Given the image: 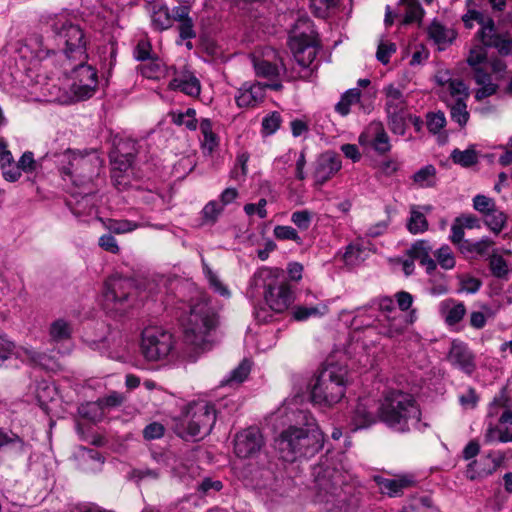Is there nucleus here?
I'll list each match as a JSON object with an SVG mask.
<instances>
[{"mask_svg": "<svg viewBox=\"0 0 512 512\" xmlns=\"http://www.w3.org/2000/svg\"><path fill=\"white\" fill-rule=\"evenodd\" d=\"M254 69L258 77H263L268 80H277L280 75V68L278 65L264 59L255 60Z\"/></svg>", "mask_w": 512, "mask_h": 512, "instance_id": "43", "label": "nucleus"}, {"mask_svg": "<svg viewBox=\"0 0 512 512\" xmlns=\"http://www.w3.org/2000/svg\"><path fill=\"white\" fill-rule=\"evenodd\" d=\"M487 461H491L493 463L492 466L489 467H481V462L472 461L468 464L465 475L468 479L474 480L476 478L485 477L493 473L496 469L497 464L490 456L486 458Z\"/></svg>", "mask_w": 512, "mask_h": 512, "instance_id": "44", "label": "nucleus"}, {"mask_svg": "<svg viewBox=\"0 0 512 512\" xmlns=\"http://www.w3.org/2000/svg\"><path fill=\"white\" fill-rule=\"evenodd\" d=\"M448 85L450 95L456 99L466 100L469 97L468 87L462 80L459 79H448L445 81Z\"/></svg>", "mask_w": 512, "mask_h": 512, "instance_id": "54", "label": "nucleus"}, {"mask_svg": "<svg viewBox=\"0 0 512 512\" xmlns=\"http://www.w3.org/2000/svg\"><path fill=\"white\" fill-rule=\"evenodd\" d=\"M494 245L495 242L489 237H483L478 241L466 240L460 246V252L467 258L489 257Z\"/></svg>", "mask_w": 512, "mask_h": 512, "instance_id": "26", "label": "nucleus"}, {"mask_svg": "<svg viewBox=\"0 0 512 512\" xmlns=\"http://www.w3.org/2000/svg\"><path fill=\"white\" fill-rule=\"evenodd\" d=\"M450 157L455 164H459L462 167H471L478 162V155L473 147L464 151L454 149L451 152Z\"/></svg>", "mask_w": 512, "mask_h": 512, "instance_id": "42", "label": "nucleus"}, {"mask_svg": "<svg viewBox=\"0 0 512 512\" xmlns=\"http://www.w3.org/2000/svg\"><path fill=\"white\" fill-rule=\"evenodd\" d=\"M346 367L338 363L327 364L318 374L311 391V399L315 404L331 407L345 395Z\"/></svg>", "mask_w": 512, "mask_h": 512, "instance_id": "5", "label": "nucleus"}, {"mask_svg": "<svg viewBox=\"0 0 512 512\" xmlns=\"http://www.w3.org/2000/svg\"><path fill=\"white\" fill-rule=\"evenodd\" d=\"M488 260L492 275L498 279H506L509 274V268L503 256L499 255L496 250H493Z\"/></svg>", "mask_w": 512, "mask_h": 512, "instance_id": "41", "label": "nucleus"}, {"mask_svg": "<svg viewBox=\"0 0 512 512\" xmlns=\"http://www.w3.org/2000/svg\"><path fill=\"white\" fill-rule=\"evenodd\" d=\"M104 460L101 454L95 449L83 448L79 455V464L85 471H98L101 469Z\"/></svg>", "mask_w": 512, "mask_h": 512, "instance_id": "34", "label": "nucleus"}, {"mask_svg": "<svg viewBox=\"0 0 512 512\" xmlns=\"http://www.w3.org/2000/svg\"><path fill=\"white\" fill-rule=\"evenodd\" d=\"M151 22L154 29L162 31L172 26V17L168 7L160 4L152 6Z\"/></svg>", "mask_w": 512, "mask_h": 512, "instance_id": "35", "label": "nucleus"}, {"mask_svg": "<svg viewBox=\"0 0 512 512\" xmlns=\"http://www.w3.org/2000/svg\"><path fill=\"white\" fill-rule=\"evenodd\" d=\"M263 445L261 432L256 427H249L239 432L234 440V451L240 458H249L257 454Z\"/></svg>", "mask_w": 512, "mask_h": 512, "instance_id": "16", "label": "nucleus"}, {"mask_svg": "<svg viewBox=\"0 0 512 512\" xmlns=\"http://www.w3.org/2000/svg\"><path fill=\"white\" fill-rule=\"evenodd\" d=\"M171 120L177 126H185L190 131H195L198 127L196 119V110L188 108L184 112H172Z\"/></svg>", "mask_w": 512, "mask_h": 512, "instance_id": "39", "label": "nucleus"}, {"mask_svg": "<svg viewBox=\"0 0 512 512\" xmlns=\"http://www.w3.org/2000/svg\"><path fill=\"white\" fill-rule=\"evenodd\" d=\"M470 15L480 25L477 36L484 47L495 48L503 56L511 54L512 39L509 34L498 32L494 20L481 11H473Z\"/></svg>", "mask_w": 512, "mask_h": 512, "instance_id": "11", "label": "nucleus"}, {"mask_svg": "<svg viewBox=\"0 0 512 512\" xmlns=\"http://www.w3.org/2000/svg\"><path fill=\"white\" fill-rule=\"evenodd\" d=\"M16 355L24 362H28L32 365L47 366L50 361V357L40 351H37L33 347H20L16 351Z\"/></svg>", "mask_w": 512, "mask_h": 512, "instance_id": "36", "label": "nucleus"}, {"mask_svg": "<svg viewBox=\"0 0 512 512\" xmlns=\"http://www.w3.org/2000/svg\"><path fill=\"white\" fill-rule=\"evenodd\" d=\"M369 132H372L374 135L372 146L375 151L380 154H384L390 151L391 145L389 137L380 122L371 123L369 126Z\"/></svg>", "mask_w": 512, "mask_h": 512, "instance_id": "31", "label": "nucleus"}, {"mask_svg": "<svg viewBox=\"0 0 512 512\" xmlns=\"http://www.w3.org/2000/svg\"><path fill=\"white\" fill-rule=\"evenodd\" d=\"M50 27L59 44L64 45V53L68 59L86 61V41L83 30L72 23L64 14L49 17Z\"/></svg>", "mask_w": 512, "mask_h": 512, "instance_id": "7", "label": "nucleus"}, {"mask_svg": "<svg viewBox=\"0 0 512 512\" xmlns=\"http://www.w3.org/2000/svg\"><path fill=\"white\" fill-rule=\"evenodd\" d=\"M267 201L265 198H261L257 204L248 203L244 206V211L248 216H252L253 214L257 213V215L264 219L267 217V210H266Z\"/></svg>", "mask_w": 512, "mask_h": 512, "instance_id": "63", "label": "nucleus"}, {"mask_svg": "<svg viewBox=\"0 0 512 512\" xmlns=\"http://www.w3.org/2000/svg\"><path fill=\"white\" fill-rule=\"evenodd\" d=\"M106 227L113 233L124 234L134 231L139 225L126 219H109L106 223Z\"/></svg>", "mask_w": 512, "mask_h": 512, "instance_id": "49", "label": "nucleus"}, {"mask_svg": "<svg viewBox=\"0 0 512 512\" xmlns=\"http://www.w3.org/2000/svg\"><path fill=\"white\" fill-rule=\"evenodd\" d=\"M135 291L131 279L121 276H111L104 284L103 305L107 311L123 313L131 306L130 298Z\"/></svg>", "mask_w": 512, "mask_h": 512, "instance_id": "10", "label": "nucleus"}, {"mask_svg": "<svg viewBox=\"0 0 512 512\" xmlns=\"http://www.w3.org/2000/svg\"><path fill=\"white\" fill-rule=\"evenodd\" d=\"M370 250L362 242H354L347 246L344 253V261L349 266H356L365 261Z\"/></svg>", "mask_w": 512, "mask_h": 512, "instance_id": "29", "label": "nucleus"}, {"mask_svg": "<svg viewBox=\"0 0 512 512\" xmlns=\"http://www.w3.org/2000/svg\"><path fill=\"white\" fill-rule=\"evenodd\" d=\"M434 256L438 264L445 270H450L455 267L456 261L451 248L448 245H443L434 252Z\"/></svg>", "mask_w": 512, "mask_h": 512, "instance_id": "47", "label": "nucleus"}, {"mask_svg": "<svg viewBox=\"0 0 512 512\" xmlns=\"http://www.w3.org/2000/svg\"><path fill=\"white\" fill-rule=\"evenodd\" d=\"M321 315H323V312L317 306H297L293 310V317L297 321H304L310 317H318Z\"/></svg>", "mask_w": 512, "mask_h": 512, "instance_id": "56", "label": "nucleus"}, {"mask_svg": "<svg viewBox=\"0 0 512 512\" xmlns=\"http://www.w3.org/2000/svg\"><path fill=\"white\" fill-rule=\"evenodd\" d=\"M313 476L318 491V497L326 502H329V497L337 496L341 490V475L331 467H323L317 465L313 468Z\"/></svg>", "mask_w": 512, "mask_h": 512, "instance_id": "14", "label": "nucleus"}, {"mask_svg": "<svg viewBox=\"0 0 512 512\" xmlns=\"http://www.w3.org/2000/svg\"><path fill=\"white\" fill-rule=\"evenodd\" d=\"M169 88L180 91L190 97H198L201 92L199 79L189 70L177 73L170 81Z\"/></svg>", "mask_w": 512, "mask_h": 512, "instance_id": "21", "label": "nucleus"}, {"mask_svg": "<svg viewBox=\"0 0 512 512\" xmlns=\"http://www.w3.org/2000/svg\"><path fill=\"white\" fill-rule=\"evenodd\" d=\"M273 234L278 240H291L297 244H302V238L299 236L296 229L291 226L277 225L273 230Z\"/></svg>", "mask_w": 512, "mask_h": 512, "instance_id": "53", "label": "nucleus"}, {"mask_svg": "<svg viewBox=\"0 0 512 512\" xmlns=\"http://www.w3.org/2000/svg\"><path fill=\"white\" fill-rule=\"evenodd\" d=\"M250 371L251 364L247 359H244L235 369H233L225 378L221 380L220 385L223 387H236L244 382Z\"/></svg>", "mask_w": 512, "mask_h": 512, "instance_id": "30", "label": "nucleus"}, {"mask_svg": "<svg viewBox=\"0 0 512 512\" xmlns=\"http://www.w3.org/2000/svg\"><path fill=\"white\" fill-rule=\"evenodd\" d=\"M265 97V86L259 82H245L238 90L236 103L239 107H254L261 103Z\"/></svg>", "mask_w": 512, "mask_h": 512, "instance_id": "23", "label": "nucleus"}, {"mask_svg": "<svg viewBox=\"0 0 512 512\" xmlns=\"http://www.w3.org/2000/svg\"><path fill=\"white\" fill-rule=\"evenodd\" d=\"M450 114L453 121L458 123L461 127L465 126L469 120L466 100L456 99L455 102L450 105Z\"/></svg>", "mask_w": 512, "mask_h": 512, "instance_id": "46", "label": "nucleus"}, {"mask_svg": "<svg viewBox=\"0 0 512 512\" xmlns=\"http://www.w3.org/2000/svg\"><path fill=\"white\" fill-rule=\"evenodd\" d=\"M415 310L410 312L409 316L395 313L393 315H385L384 318L378 319L379 333L388 338H394L404 333L407 326L413 323Z\"/></svg>", "mask_w": 512, "mask_h": 512, "instance_id": "19", "label": "nucleus"}, {"mask_svg": "<svg viewBox=\"0 0 512 512\" xmlns=\"http://www.w3.org/2000/svg\"><path fill=\"white\" fill-rule=\"evenodd\" d=\"M138 70L144 77L155 79L162 73V64L159 59L153 57L148 63L140 65Z\"/></svg>", "mask_w": 512, "mask_h": 512, "instance_id": "52", "label": "nucleus"}, {"mask_svg": "<svg viewBox=\"0 0 512 512\" xmlns=\"http://www.w3.org/2000/svg\"><path fill=\"white\" fill-rule=\"evenodd\" d=\"M259 277L264 280V299L275 313L285 312L294 301V293L283 275L272 270H263Z\"/></svg>", "mask_w": 512, "mask_h": 512, "instance_id": "8", "label": "nucleus"}, {"mask_svg": "<svg viewBox=\"0 0 512 512\" xmlns=\"http://www.w3.org/2000/svg\"><path fill=\"white\" fill-rule=\"evenodd\" d=\"M473 207L478 212L482 213L483 215H486L491 210H493L496 205L493 199L485 196V195H476L473 198Z\"/></svg>", "mask_w": 512, "mask_h": 512, "instance_id": "60", "label": "nucleus"}, {"mask_svg": "<svg viewBox=\"0 0 512 512\" xmlns=\"http://www.w3.org/2000/svg\"><path fill=\"white\" fill-rule=\"evenodd\" d=\"M374 480L379 486L380 491L390 497H398L402 495L404 489L416 484L413 475H400L393 479L376 476Z\"/></svg>", "mask_w": 512, "mask_h": 512, "instance_id": "22", "label": "nucleus"}, {"mask_svg": "<svg viewBox=\"0 0 512 512\" xmlns=\"http://www.w3.org/2000/svg\"><path fill=\"white\" fill-rule=\"evenodd\" d=\"M396 52V45L391 42H381L378 45L376 57L382 64H387L390 61V56Z\"/></svg>", "mask_w": 512, "mask_h": 512, "instance_id": "62", "label": "nucleus"}, {"mask_svg": "<svg viewBox=\"0 0 512 512\" xmlns=\"http://www.w3.org/2000/svg\"><path fill=\"white\" fill-rule=\"evenodd\" d=\"M72 327L69 322L64 319L53 321L49 328V337L51 342H63L71 337Z\"/></svg>", "mask_w": 512, "mask_h": 512, "instance_id": "37", "label": "nucleus"}, {"mask_svg": "<svg viewBox=\"0 0 512 512\" xmlns=\"http://www.w3.org/2000/svg\"><path fill=\"white\" fill-rule=\"evenodd\" d=\"M439 313L448 327H454L466 315V307L463 302L448 298L440 302Z\"/></svg>", "mask_w": 512, "mask_h": 512, "instance_id": "25", "label": "nucleus"}, {"mask_svg": "<svg viewBox=\"0 0 512 512\" xmlns=\"http://www.w3.org/2000/svg\"><path fill=\"white\" fill-rule=\"evenodd\" d=\"M445 124L446 118L443 112L439 111L427 114V128L431 133H438L442 128H444Z\"/></svg>", "mask_w": 512, "mask_h": 512, "instance_id": "57", "label": "nucleus"}, {"mask_svg": "<svg viewBox=\"0 0 512 512\" xmlns=\"http://www.w3.org/2000/svg\"><path fill=\"white\" fill-rule=\"evenodd\" d=\"M406 6V14L403 22L409 24L421 20L423 16V9L418 0H400Z\"/></svg>", "mask_w": 512, "mask_h": 512, "instance_id": "48", "label": "nucleus"}, {"mask_svg": "<svg viewBox=\"0 0 512 512\" xmlns=\"http://www.w3.org/2000/svg\"><path fill=\"white\" fill-rule=\"evenodd\" d=\"M342 167L340 157L334 152L322 153L315 161L313 178L315 183L323 185L330 180Z\"/></svg>", "mask_w": 512, "mask_h": 512, "instance_id": "18", "label": "nucleus"}, {"mask_svg": "<svg viewBox=\"0 0 512 512\" xmlns=\"http://www.w3.org/2000/svg\"><path fill=\"white\" fill-rule=\"evenodd\" d=\"M447 360L453 367L468 375H471L476 369L473 353L465 343L458 340L452 341Z\"/></svg>", "mask_w": 512, "mask_h": 512, "instance_id": "17", "label": "nucleus"}, {"mask_svg": "<svg viewBox=\"0 0 512 512\" xmlns=\"http://www.w3.org/2000/svg\"><path fill=\"white\" fill-rule=\"evenodd\" d=\"M152 46L149 41L145 39H141L138 41L135 49H134V58L137 61H148L153 58L152 56Z\"/></svg>", "mask_w": 512, "mask_h": 512, "instance_id": "59", "label": "nucleus"}, {"mask_svg": "<svg viewBox=\"0 0 512 512\" xmlns=\"http://www.w3.org/2000/svg\"><path fill=\"white\" fill-rule=\"evenodd\" d=\"M376 307L378 311H380L384 318L385 315H393L395 313H398L396 311V307L394 305V300L389 296H381L378 298L373 299L370 304L367 307L358 308L357 314L352 320V326L355 329H358L360 326H371L373 322L375 321L374 315L369 314L368 312L373 308Z\"/></svg>", "mask_w": 512, "mask_h": 512, "instance_id": "15", "label": "nucleus"}, {"mask_svg": "<svg viewBox=\"0 0 512 512\" xmlns=\"http://www.w3.org/2000/svg\"><path fill=\"white\" fill-rule=\"evenodd\" d=\"M289 47L294 59L303 68L311 66L319 50L314 25L309 18L300 17L289 32Z\"/></svg>", "mask_w": 512, "mask_h": 512, "instance_id": "6", "label": "nucleus"}, {"mask_svg": "<svg viewBox=\"0 0 512 512\" xmlns=\"http://www.w3.org/2000/svg\"><path fill=\"white\" fill-rule=\"evenodd\" d=\"M216 419L215 405L206 400H198L188 405L183 426L187 435L203 438L210 434Z\"/></svg>", "mask_w": 512, "mask_h": 512, "instance_id": "9", "label": "nucleus"}, {"mask_svg": "<svg viewBox=\"0 0 512 512\" xmlns=\"http://www.w3.org/2000/svg\"><path fill=\"white\" fill-rule=\"evenodd\" d=\"M59 170L74 185L83 186L99 176L103 160L94 150L74 151L67 149L58 156Z\"/></svg>", "mask_w": 512, "mask_h": 512, "instance_id": "4", "label": "nucleus"}, {"mask_svg": "<svg viewBox=\"0 0 512 512\" xmlns=\"http://www.w3.org/2000/svg\"><path fill=\"white\" fill-rule=\"evenodd\" d=\"M72 91L79 100L92 97L98 87L97 71L85 61H79L73 70Z\"/></svg>", "mask_w": 512, "mask_h": 512, "instance_id": "13", "label": "nucleus"}, {"mask_svg": "<svg viewBox=\"0 0 512 512\" xmlns=\"http://www.w3.org/2000/svg\"><path fill=\"white\" fill-rule=\"evenodd\" d=\"M8 447L15 452H23L25 448L24 441L12 431L0 429V449Z\"/></svg>", "mask_w": 512, "mask_h": 512, "instance_id": "45", "label": "nucleus"}, {"mask_svg": "<svg viewBox=\"0 0 512 512\" xmlns=\"http://www.w3.org/2000/svg\"><path fill=\"white\" fill-rule=\"evenodd\" d=\"M432 250L431 245L427 240H417L409 249V256L412 259H416L426 268L428 273L433 272L436 269V262L430 257Z\"/></svg>", "mask_w": 512, "mask_h": 512, "instance_id": "27", "label": "nucleus"}, {"mask_svg": "<svg viewBox=\"0 0 512 512\" xmlns=\"http://www.w3.org/2000/svg\"><path fill=\"white\" fill-rule=\"evenodd\" d=\"M429 37L438 46L439 50H444L456 38V32L437 21H433L428 28Z\"/></svg>", "mask_w": 512, "mask_h": 512, "instance_id": "28", "label": "nucleus"}, {"mask_svg": "<svg viewBox=\"0 0 512 512\" xmlns=\"http://www.w3.org/2000/svg\"><path fill=\"white\" fill-rule=\"evenodd\" d=\"M165 428L158 422L148 424L143 430V436L146 440L159 439L164 435Z\"/></svg>", "mask_w": 512, "mask_h": 512, "instance_id": "64", "label": "nucleus"}, {"mask_svg": "<svg viewBox=\"0 0 512 512\" xmlns=\"http://www.w3.org/2000/svg\"><path fill=\"white\" fill-rule=\"evenodd\" d=\"M479 401V396L476 390L468 387L463 393L459 395V403L464 409H474Z\"/></svg>", "mask_w": 512, "mask_h": 512, "instance_id": "58", "label": "nucleus"}, {"mask_svg": "<svg viewBox=\"0 0 512 512\" xmlns=\"http://www.w3.org/2000/svg\"><path fill=\"white\" fill-rule=\"evenodd\" d=\"M217 325V314L208 300L201 295L191 302L188 314L182 318L185 343L196 349H206Z\"/></svg>", "mask_w": 512, "mask_h": 512, "instance_id": "3", "label": "nucleus"}, {"mask_svg": "<svg viewBox=\"0 0 512 512\" xmlns=\"http://www.w3.org/2000/svg\"><path fill=\"white\" fill-rule=\"evenodd\" d=\"M436 175L435 166L428 164L416 171L412 176V180L419 188H432L437 183Z\"/></svg>", "mask_w": 512, "mask_h": 512, "instance_id": "32", "label": "nucleus"}, {"mask_svg": "<svg viewBox=\"0 0 512 512\" xmlns=\"http://www.w3.org/2000/svg\"><path fill=\"white\" fill-rule=\"evenodd\" d=\"M374 401L369 398H360L352 411L350 425L352 430L365 429L376 422Z\"/></svg>", "mask_w": 512, "mask_h": 512, "instance_id": "20", "label": "nucleus"}, {"mask_svg": "<svg viewBox=\"0 0 512 512\" xmlns=\"http://www.w3.org/2000/svg\"><path fill=\"white\" fill-rule=\"evenodd\" d=\"M356 104H358L359 110L365 114L372 110V104L364 102L359 88H352L342 94L340 101L335 105V111L341 116H347L351 106Z\"/></svg>", "mask_w": 512, "mask_h": 512, "instance_id": "24", "label": "nucleus"}, {"mask_svg": "<svg viewBox=\"0 0 512 512\" xmlns=\"http://www.w3.org/2000/svg\"><path fill=\"white\" fill-rule=\"evenodd\" d=\"M388 126L394 134L404 135L406 132L405 112L387 115Z\"/></svg>", "mask_w": 512, "mask_h": 512, "instance_id": "55", "label": "nucleus"}, {"mask_svg": "<svg viewBox=\"0 0 512 512\" xmlns=\"http://www.w3.org/2000/svg\"><path fill=\"white\" fill-rule=\"evenodd\" d=\"M223 209V205H220L217 201H209L202 209L203 221L205 223L214 224Z\"/></svg>", "mask_w": 512, "mask_h": 512, "instance_id": "51", "label": "nucleus"}, {"mask_svg": "<svg viewBox=\"0 0 512 512\" xmlns=\"http://www.w3.org/2000/svg\"><path fill=\"white\" fill-rule=\"evenodd\" d=\"M297 417V425H290L276 440L280 456L287 462L311 458L324 445V434L314 417L306 411H299Z\"/></svg>", "mask_w": 512, "mask_h": 512, "instance_id": "1", "label": "nucleus"}, {"mask_svg": "<svg viewBox=\"0 0 512 512\" xmlns=\"http://www.w3.org/2000/svg\"><path fill=\"white\" fill-rule=\"evenodd\" d=\"M379 417L397 432L424 431L428 427L421 421V410L415 398L400 390H392L385 395L379 407Z\"/></svg>", "mask_w": 512, "mask_h": 512, "instance_id": "2", "label": "nucleus"}, {"mask_svg": "<svg viewBox=\"0 0 512 512\" xmlns=\"http://www.w3.org/2000/svg\"><path fill=\"white\" fill-rule=\"evenodd\" d=\"M485 216V224L486 226L496 235H498L503 228L505 227L507 216L506 214L499 210L498 208H494Z\"/></svg>", "mask_w": 512, "mask_h": 512, "instance_id": "40", "label": "nucleus"}, {"mask_svg": "<svg viewBox=\"0 0 512 512\" xmlns=\"http://www.w3.org/2000/svg\"><path fill=\"white\" fill-rule=\"evenodd\" d=\"M406 227L413 235L422 234L428 230L429 224L426 216L422 215V211L418 209L417 205L410 206V216L407 220Z\"/></svg>", "mask_w": 512, "mask_h": 512, "instance_id": "33", "label": "nucleus"}, {"mask_svg": "<svg viewBox=\"0 0 512 512\" xmlns=\"http://www.w3.org/2000/svg\"><path fill=\"white\" fill-rule=\"evenodd\" d=\"M280 122H281L280 114L278 112H272L271 114L264 117L262 120L263 132L268 135L275 133L280 126Z\"/></svg>", "mask_w": 512, "mask_h": 512, "instance_id": "61", "label": "nucleus"}, {"mask_svg": "<svg viewBox=\"0 0 512 512\" xmlns=\"http://www.w3.org/2000/svg\"><path fill=\"white\" fill-rule=\"evenodd\" d=\"M313 216V212L309 210H298L292 213L291 222L301 231H306L311 226Z\"/></svg>", "mask_w": 512, "mask_h": 512, "instance_id": "50", "label": "nucleus"}, {"mask_svg": "<svg viewBox=\"0 0 512 512\" xmlns=\"http://www.w3.org/2000/svg\"><path fill=\"white\" fill-rule=\"evenodd\" d=\"M199 126L203 135L202 148L208 151V153H212L218 146V137L213 132L212 122L208 118H203Z\"/></svg>", "mask_w": 512, "mask_h": 512, "instance_id": "38", "label": "nucleus"}, {"mask_svg": "<svg viewBox=\"0 0 512 512\" xmlns=\"http://www.w3.org/2000/svg\"><path fill=\"white\" fill-rule=\"evenodd\" d=\"M174 345L170 332L158 327H149L142 332L141 349L144 357L149 361H158L166 358Z\"/></svg>", "mask_w": 512, "mask_h": 512, "instance_id": "12", "label": "nucleus"}]
</instances>
